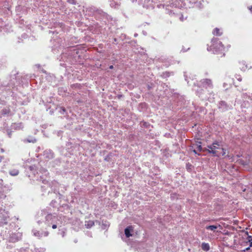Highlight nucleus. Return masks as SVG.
<instances>
[{
    "mask_svg": "<svg viewBox=\"0 0 252 252\" xmlns=\"http://www.w3.org/2000/svg\"><path fill=\"white\" fill-rule=\"evenodd\" d=\"M231 45L229 44L224 46L218 38H212L211 45L207 47V50L212 51L214 54L218 55L219 57H223L225 55Z\"/></svg>",
    "mask_w": 252,
    "mask_h": 252,
    "instance_id": "f257e3e1",
    "label": "nucleus"
},
{
    "mask_svg": "<svg viewBox=\"0 0 252 252\" xmlns=\"http://www.w3.org/2000/svg\"><path fill=\"white\" fill-rule=\"evenodd\" d=\"M207 148L208 149H206L205 151H208L209 153L212 154L214 156H218V150L222 151V155L225 153L222 145L218 141H215L212 145L208 146Z\"/></svg>",
    "mask_w": 252,
    "mask_h": 252,
    "instance_id": "f03ea898",
    "label": "nucleus"
},
{
    "mask_svg": "<svg viewBox=\"0 0 252 252\" xmlns=\"http://www.w3.org/2000/svg\"><path fill=\"white\" fill-rule=\"evenodd\" d=\"M199 0H185L184 1L183 4H180L179 1L178 0H171L169 1L170 6L172 7H191L193 6V4L196 3Z\"/></svg>",
    "mask_w": 252,
    "mask_h": 252,
    "instance_id": "7ed1b4c3",
    "label": "nucleus"
},
{
    "mask_svg": "<svg viewBox=\"0 0 252 252\" xmlns=\"http://www.w3.org/2000/svg\"><path fill=\"white\" fill-rule=\"evenodd\" d=\"M9 217L7 216H0V226H3L8 223Z\"/></svg>",
    "mask_w": 252,
    "mask_h": 252,
    "instance_id": "20e7f679",
    "label": "nucleus"
},
{
    "mask_svg": "<svg viewBox=\"0 0 252 252\" xmlns=\"http://www.w3.org/2000/svg\"><path fill=\"white\" fill-rule=\"evenodd\" d=\"M133 228L132 226H128L125 229V233L127 238H129L132 236L130 231H133Z\"/></svg>",
    "mask_w": 252,
    "mask_h": 252,
    "instance_id": "39448f33",
    "label": "nucleus"
},
{
    "mask_svg": "<svg viewBox=\"0 0 252 252\" xmlns=\"http://www.w3.org/2000/svg\"><path fill=\"white\" fill-rule=\"evenodd\" d=\"M56 218V217L55 216H53L51 214H49L46 216L45 220L46 221H47L48 222H50L53 221L54 219Z\"/></svg>",
    "mask_w": 252,
    "mask_h": 252,
    "instance_id": "423d86ee",
    "label": "nucleus"
},
{
    "mask_svg": "<svg viewBox=\"0 0 252 252\" xmlns=\"http://www.w3.org/2000/svg\"><path fill=\"white\" fill-rule=\"evenodd\" d=\"M202 83L205 85H207L209 87H212V81L210 79H206L202 81Z\"/></svg>",
    "mask_w": 252,
    "mask_h": 252,
    "instance_id": "0eeeda50",
    "label": "nucleus"
},
{
    "mask_svg": "<svg viewBox=\"0 0 252 252\" xmlns=\"http://www.w3.org/2000/svg\"><path fill=\"white\" fill-rule=\"evenodd\" d=\"M201 248L204 251H208L210 249V246L208 243H203L201 245Z\"/></svg>",
    "mask_w": 252,
    "mask_h": 252,
    "instance_id": "6e6552de",
    "label": "nucleus"
},
{
    "mask_svg": "<svg viewBox=\"0 0 252 252\" xmlns=\"http://www.w3.org/2000/svg\"><path fill=\"white\" fill-rule=\"evenodd\" d=\"M94 223L92 220H89L88 221L85 222V226L87 228H89L92 227L93 225H94Z\"/></svg>",
    "mask_w": 252,
    "mask_h": 252,
    "instance_id": "1a4fd4ad",
    "label": "nucleus"
},
{
    "mask_svg": "<svg viewBox=\"0 0 252 252\" xmlns=\"http://www.w3.org/2000/svg\"><path fill=\"white\" fill-rule=\"evenodd\" d=\"M218 226L217 225H208L206 226V229L207 230H210L213 231H215L216 229H217Z\"/></svg>",
    "mask_w": 252,
    "mask_h": 252,
    "instance_id": "9d476101",
    "label": "nucleus"
},
{
    "mask_svg": "<svg viewBox=\"0 0 252 252\" xmlns=\"http://www.w3.org/2000/svg\"><path fill=\"white\" fill-rule=\"evenodd\" d=\"M213 34L217 36H220L221 34V33L220 32V29L217 28L214 30Z\"/></svg>",
    "mask_w": 252,
    "mask_h": 252,
    "instance_id": "9b49d317",
    "label": "nucleus"
},
{
    "mask_svg": "<svg viewBox=\"0 0 252 252\" xmlns=\"http://www.w3.org/2000/svg\"><path fill=\"white\" fill-rule=\"evenodd\" d=\"M240 64L244 65L241 67V69L244 70L249 68V66H248V65H245V62L244 61L240 62Z\"/></svg>",
    "mask_w": 252,
    "mask_h": 252,
    "instance_id": "f8f14e48",
    "label": "nucleus"
},
{
    "mask_svg": "<svg viewBox=\"0 0 252 252\" xmlns=\"http://www.w3.org/2000/svg\"><path fill=\"white\" fill-rule=\"evenodd\" d=\"M34 235L40 238L42 236V234L38 231H36L34 232Z\"/></svg>",
    "mask_w": 252,
    "mask_h": 252,
    "instance_id": "ddd939ff",
    "label": "nucleus"
},
{
    "mask_svg": "<svg viewBox=\"0 0 252 252\" xmlns=\"http://www.w3.org/2000/svg\"><path fill=\"white\" fill-rule=\"evenodd\" d=\"M19 173V172L18 170H13V171H11L10 172V174L12 175V176H16V175H17Z\"/></svg>",
    "mask_w": 252,
    "mask_h": 252,
    "instance_id": "4468645a",
    "label": "nucleus"
},
{
    "mask_svg": "<svg viewBox=\"0 0 252 252\" xmlns=\"http://www.w3.org/2000/svg\"><path fill=\"white\" fill-rule=\"evenodd\" d=\"M235 77L239 81H241L242 80V77L240 75H236Z\"/></svg>",
    "mask_w": 252,
    "mask_h": 252,
    "instance_id": "2eb2a0df",
    "label": "nucleus"
},
{
    "mask_svg": "<svg viewBox=\"0 0 252 252\" xmlns=\"http://www.w3.org/2000/svg\"><path fill=\"white\" fill-rule=\"evenodd\" d=\"M200 144H201V143L199 142V145H197V150L199 151H201L202 150V147H201V145Z\"/></svg>",
    "mask_w": 252,
    "mask_h": 252,
    "instance_id": "dca6fc26",
    "label": "nucleus"
},
{
    "mask_svg": "<svg viewBox=\"0 0 252 252\" xmlns=\"http://www.w3.org/2000/svg\"><path fill=\"white\" fill-rule=\"evenodd\" d=\"M41 234H42V236L46 237L48 235L49 232L48 231H44V232H42Z\"/></svg>",
    "mask_w": 252,
    "mask_h": 252,
    "instance_id": "f3484780",
    "label": "nucleus"
},
{
    "mask_svg": "<svg viewBox=\"0 0 252 252\" xmlns=\"http://www.w3.org/2000/svg\"><path fill=\"white\" fill-rule=\"evenodd\" d=\"M8 112H9V111H7L6 109H3L2 111V114H6L8 113Z\"/></svg>",
    "mask_w": 252,
    "mask_h": 252,
    "instance_id": "a211bd4d",
    "label": "nucleus"
},
{
    "mask_svg": "<svg viewBox=\"0 0 252 252\" xmlns=\"http://www.w3.org/2000/svg\"><path fill=\"white\" fill-rule=\"evenodd\" d=\"M61 110H62V111H63V112H62V114H63L64 112H65L66 111V110H65V108L63 107H61L60 108Z\"/></svg>",
    "mask_w": 252,
    "mask_h": 252,
    "instance_id": "6ab92c4d",
    "label": "nucleus"
},
{
    "mask_svg": "<svg viewBox=\"0 0 252 252\" xmlns=\"http://www.w3.org/2000/svg\"><path fill=\"white\" fill-rule=\"evenodd\" d=\"M53 229H56L57 227V226L56 224H53L52 226Z\"/></svg>",
    "mask_w": 252,
    "mask_h": 252,
    "instance_id": "aec40b11",
    "label": "nucleus"
},
{
    "mask_svg": "<svg viewBox=\"0 0 252 252\" xmlns=\"http://www.w3.org/2000/svg\"><path fill=\"white\" fill-rule=\"evenodd\" d=\"M249 9L250 10V11L252 13V5L249 7Z\"/></svg>",
    "mask_w": 252,
    "mask_h": 252,
    "instance_id": "412c9836",
    "label": "nucleus"
},
{
    "mask_svg": "<svg viewBox=\"0 0 252 252\" xmlns=\"http://www.w3.org/2000/svg\"><path fill=\"white\" fill-rule=\"evenodd\" d=\"M249 242H250V247H252V242L251 241V240H249Z\"/></svg>",
    "mask_w": 252,
    "mask_h": 252,
    "instance_id": "4be33fe9",
    "label": "nucleus"
},
{
    "mask_svg": "<svg viewBox=\"0 0 252 252\" xmlns=\"http://www.w3.org/2000/svg\"><path fill=\"white\" fill-rule=\"evenodd\" d=\"M2 159H3V157L0 155V162L1 161Z\"/></svg>",
    "mask_w": 252,
    "mask_h": 252,
    "instance_id": "5701e85b",
    "label": "nucleus"
},
{
    "mask_svg": "<svg viewBox=\"0 0 252 252\" xmlns=\"http://www.w3.org/2000/svg\"><path fill=\"white\" fill-rule=\"evenodd\" d=\"M113 68H114V67H113V65H110V66H109V68H110V69H113Z\"/></svg>",
    "mask_w": 252,
    "mask_h": 252,
    "instance_id": "b1692460",
    "label": "nucleus"
},
{
    "mask_svg": "<svg viewBox=\"0 0 252 252\" xmlns=\"http://www.w3.org/2000/svg\"><path fill=\"white\" fill-rule=\"evenodd\" d=\"M250 249V247H248L246 249V250H249Z\"/></svg>",
    "mask_w": 252,
    "mask_h": 252,
    "instance_id": "393cba45",
    "label": "nucleus"
},
{
    "mask_svg": "<svg viewBox=\"0 0 252 252\" xmlns=\"http://www.w3.org/2000/svg\"><path fill=\"white\" fill-rule=\"evenodd\" d=\"M193 152L195 153H196V151L195 150H193Z\"/></svg>",
    "mask_w": 252,
    "mask_h": 252,
    "instance_id": "a878e982",
    "label": "nucleus"
}]
</instances>
